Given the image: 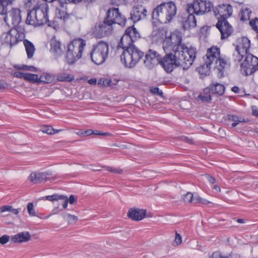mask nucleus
<instances>
[{
  "instance_id": "obj_33",
  "label": "nucleus",
  "mask_w": 258,
  "mask_h": 258,
  "mask_svg": "<svg viewBox=\"0 0 258 258\" xmlns=\"http://www.w3.org/2000/svg\"><path fill=\"white\" fill-rule=\"evenodd\" d=\"M11 29L6 33H4L1 35V41L3 44L9 45L11 42Z\"/></svg>"
},
{
  "instance_id": "obj_28",
  "label": "nucleus",
  "mask_w": 258,
  "mask_h": 258,
  "mask_svg": "<svg viewBox=\"0 0 258 258\" xmlns=\"http://www.w3.org/2000/svg\"><path fill=\"white\" fill-rule=\"evenodd\" d=\"M212 67V65H208V63L204 61V63L198 68L197 70L201 76H206L210 75Z\"/></svg>"
},
{
  "instance_id": "obj_14",
  "label": "nucleus",
  "mask_w": 258,
  "mask_h": 258,
  "mask_svg": "<svg viewBox=\"0 0 258 258\" xmlns=\"http://www.w3.org/2000/svg\"><path fill=\"white\" fill-rule=\"evenodd\" d=\"M51 175L48 172H33L28 176V179L33 184H38L50 180Z\"/></svg>"
},
{
  "instance_id": "obj_1",
  "label": "nucleus",
  "mask_w": 258,
  "mask_h": 258,
  "mask_svg": "<svg viewBox=\"0 0 258 258\" xmlns=\"http://www.w3.org/2000/svg\"><path fill=\"white\" fill-rule=\"evenodd\" d=\"M167 30L163 28L154 29L150 35V39L153 43H162L164 51L170 50L174 42L178 39V42L182 40L181 33L179 31H174L167 36Z\"/></svg>"
},
{
  "instance_id": "obj_32",
  "label": "nucleus",
  "mask_w": 258,
  "mask_h": 258,
  "mask_svg": "<svg viewBox=\"0 0 258 258\" xmlns=\"http://www.w3.org/2000/svg\"><path fill=\"white\" fill-rule=\"evenodd\" d=\"M69 17H54L53 20H49L48 23V26L53 28L54 29H57L59 28V24L56 19L59 20H63L64 21H66Z\"/></svg>"
},
{
  "instance_id": "obj_4",
  "label": "nucleus",
  "mask_w": 258,
  "mask_h": 258,
  "mask_svg": "<svg viewBox=\"0 0 258 258\" xmlns=\"http://www.w3.org/2000/svg\"><path fill=\"white\" fill-rule=\"evenodd\" d=\"M126 19L125 17H105L102 23L96 24L93 31V34L95 37L101 38L104 36L110 35L113 32L112 25L117 24L119 25H124Z\"/></svg>"
},
{
  "instance_id": "obj_6",
  "label": "nucleus",
  "mask_w": 258,
  "mask_h": 258,
  "mask_svg": "<svg viewBox=\"0 0 258 258\" xmlns=\"http://www.w3.org/2000/svg\"><path fill=\"white\" fill-rule=\"evenodd\" d=\"M86 46V41L82 38L73 40L68 46L66 56L67 62L73 64L82 57V52Z\"/></svg>"
},
{
  "instance_id": "obj_42",
  "label": "nucleus",
  "mask_w": 258,
  "mask_h": 258,
  "mask_svg": "<svg viewBox=\"0 0 258 258\" xmlns=\"http://www.w3.org/2000/svg\"><path fill=\"white\" fill-rule=\"evenodd\" d=\"M64 198V196L60 195L58 194H53L50 196H47L45 197L46 200L49 201H58L59 199H63Z\"/></svg>"
},
{
  "instance_id": "obj_44",
  "label": "nucleus",
  "mask_w": 258,
  "mask_h": 258,
  "mask_svg": "<svg viewBox=\"0 0 258 258\" xmlns=\"http://www.w3.org/2000/svg\"><path fill=\"white\" fill-rule=\"evenodd\" d=\"M40 131L48 135H52V132L54 131V128L50 125H43L40 128Z\"/></svg>"
},
{
  "instance_id": "obj_57",
  "label": "nucleus",
  "mask_w": 258,
  "mask_h": 258,
  "mask_svg": "<svg viewBox=\"0 0 258 258\" xmlns=\"http://www.w3.org/2000/svg\"><path fill=\"white\" fill-rule=\"evenodd\" d=\"M224 258H240V255L236 253L231 252L228 255L224 256Z\"/></svg>"
},
{
  "instance_id": "obj_56",
  "label": "nucleus",
  "mask_w": 258,
  "mask_h": 258,
  "mask_svg": "<svg viewBox=\"0 0 258 258\" xmlns=\"http://www.w3.org/2000/svg\"><path fill=\"white\" fill-rule=\"evenodd\" d=\"M12 209V206H2L0 208V212H5L7 211L10 212V210Z\"/></svg>"
},
{
  "instance_id": "obj_41",
  "label": "nucleus",
  "mask_w": 258,
  "mask_h": 258,
  "mask_svg": "<svg viewBox=\"0 0 258 258\" xmlns=\"http://www.w3.org/2000/svg\"><path fill=\"white\" fill-rule=\"evenodd\" d=\"M210 202L207 200L202 198L200 197L198 194H195V202L194 204L201 203L203 205H208Z\"/></svg>"
},
{
  "instance_id": "obj_47",
  "label": "nucleus",
  "mask_w": 258,
  "mask_h": 258,
  "mask_svg": "<svg viewBox=\"0 0 258 258\" xmlns=\"http://www.w3.org/2000/svg\"><path fill=\"white\" fill-rule=\"evenodd\" d=\"M240 13L241 16H249L251 14V10L249 8L244 7L241 9Z\"/></svg>"
},
{
  "instance_id": "obj_10",
  "label": "nucleus",
  "mask_w": 258,
  "mask_h": 258,
  "mask_svg": "<svg viewBox=\"0 0 258 258\" xmlns=\"http://www.w3.org/2000/svg\"><path fill=\"white\" fill-rule=\"evenodd\" d=\"M213 8V5L210 1H196L192 4H188L186 11L189 16L194 15H203L210 12Z\"/></svg>"
},
{
  "instance_id": "obj_30",
  "label": "nucleus",
  "mask_w": 258,
  "mask_h": 258,
  "mask_svg": "<svg viewBox=\"0 0 258 258\" xmlns=\"http://www.w3.org/2000/svg\"><path fill=\"white\" fill-rule=\"evenodd\" d=\"M152 23L154 26L157 27L161 24L167 23L171 20L173 17H162L164 18L163 20L159 19V17H152Z\"/></svg>"
},
{
  "instance_id": "obj_21",
  "label": "nucleus",
  "mask_w": 258,
  "mask_h": 258,
  "mask_svg": "<svg viewBox=\"0 0 258 258\" xmlns=\"http://www.w3.org/2000/svg\"><path fill=\"white\" fill-rule=\"evenodd\" d=\"M50 51L55 56H60L63 51L61 48V43L59 41L56 40L55 38H52L50 42Z\"/></svg>"
},
{
  "instance_id": "obj_61",
  "label": "nucleus",
  "mask_w": 258,
  "mask_h": 258,
  "mask_svg": "<svg viewBox=\"0 0 258 258\" xmlns=\"http://www.w3.org/2000/svg\"><path fill=\"white\" fill-rule=\"evenodd\" d=\"M252 114L258 118V108L255 106L252 107Z\"/></svg>"
},
{
  "instance_id": "obj_17",
  "label": "nucleus",
  "mask_w": 258,
  "mask_h": 258,
  "mask_svg": "<svg viewBox=\"0 0 258 258\" xmlns=\"http://www.w3.org/2000/svg\"><path fill=\"white\" fill-rule=\"evenodd\" d=\"M122 50L121 54L120 55V61L124 64V67L128 68H133L135 66V64H131L133 57L130 52L129 48L121 49Z\"/></svg>"
},
{
  "instance_id": "obj_48",
  "label": "nucleus",
  "mask_w": 258,
  "mask_h": 258,
  "mask_svg": "<svg viewBox=\"0 0 258 258\" xmlns=\"http://www.w3.org/2000/svg\"><path fill=\"white\" fill-rule=\"evenodd\" d=\"M33 204L32 203H29L27 205V210L30 216H35L36 213L33 208Z\"/></svg>"
},
{
  "instance_id": "obj_60",
  "label": "nucleus",
  "mask_w": 258,
  "mask_h": 258,
  "mask_svg": "<svg viewBox=\"0 0 258 258\" xmlns=\"http://www.w3.org/2000/svg\"><path fill=\"white\" fill-rule=\"evenodd\" d=\"M14 16H20L21 15V11L19 9H14L12 12Z\"/></svg>"
},
{
  "instance_id": "obj_23",
  "label": "nucleus",
  "mask_w": 258,
  "mask_h": 258,
  "mask_svg": "<svg viewBox=\"0 0 258 258\" xmlns=\"http://www.w3.org/2000/svg\"><path fill=\"white\" fill-rule=\"evenodd\" d=\"M129 50L132 54L133 57L131 64L135 63V65L142 59L144 56V52L140 50L135 45L129 47Z\"/></svg>"
},
{
  "instance_id": "obj_18",
  "label": "nucleus",
  "mask_w": 258,
  "mask_h": 258,
  "mask_svg": "<svg viewBox=\"0 0 258 258\" xmlns=\"http://www.w3.org/2000/svg\"><path fill=\"white\" fill-rule=\"evenodd\" d=\"M209 86L213 96H222L225 93V87L222 84L213 82Z\"/></svg>"
},
{
  "instance_id": "obj_59",
  "label": "nucleus",
  "mask_w": 258,
  "mask_h": 258,
  "mask_svg": "<svg viewBox=\"0 0 258 258\" xmlns=\"http://www.w3.org/2000/svg\"><path fill=\"white\" fill-rule=\"evenodd\" d=\"M93 132L92 130H87L83 132H81V134L83 137H87L93 135Z\"/></svg>"
},
{
  "instance_id": "obj_36",
  "label": "nucleus",
  "mask_w": 258,
  "mask_h": 258,
  "mask_svg": "<svg viewBox=\"0 0 258 258\" xmlns=\"http://www.w3.org/2000/svg\"><path fill=\"white\" fill-rule=\"evenodd\" d=\"M15 68L18 70H27L35 72L37 71V69L32 66H27L25 64L16 65Z\"/></svg>"
},
{
  "instance_id": "obj_40",
  "label": "nucleus",
  "mask_w": 258,
  "mask_h": 258,
  "mask_svg": "<svg viewBox=\"0 0 258 258\" xmlns=\"http://www.w3.org/2000/svg\"><path fill=\"white\" fill-rule=\"evenodd\" d=\"M57 80L60 82H71L74 80V77L71 75H59L57 77Z\"/></svg>"
},
{
  "instance_id": "obj_3",
  "label": "nucleus",
  "mask_w": 258,
  "mask_h": 258,
  "mask_svg": "<svg viewBox=\"0 0 258 258\" xmlns=\"http://www.w3.org/2000/svg\"><path fill=\"white\" fill-rule=\"evenodd\" d=\"M177 39L171 49H173L175 52L179 53V61L181 64L180 67L184 70H187L192 64L195 59L196 58L197 50L193 47H187L184 44L181 43Z\"/></svg>"
},
{
  "instance_id": "obj_49",
  "label": "nucleus",
  "mask_w": 258,
  "mask_h": 258,
  "mask_svg": "<svg viewBox=\"0 0 258 258\" xmlns=\"http://www.w3.org/2000/svg\"><path fill=\"white\" fill-rule=\"evenodd\" d=\"M67 221L69 224H74L77 222L78 217L75 215L70 214L67 219Z\"/></svg>"
},
{
  "instance_id": "obj_2",
  "label": "nucleus",
  "mask_w": 258,
  "mask_h": 258,
  "mask_svg": "<svg viewBox=\"0 0 258 258\" xmlns=\"http://www.w3.org/2000/svg\"><path fill=\"white\" fill-rule=\"evenodd\" d=\"M220 55V48L216 46H212L207 49L203 59L208 65H212L214 69H217L218 77L221 78L224 77L225 68L228 66V63L227 59L221 57Z\"/></svg>"
},
{
  "instance_id": "obj_27",
  "label": "nucleus",
  "mask_w": 258,
  "mask_h": 258,
  "mask_svg": "<svg viewBox=\"0 0 258 258\" xmlns=\"http://www.w3.org/2000/svg\"><path fill=\"white\" fill-rule=\"evenodd\" d=\"M24 44L25 46L28 58H31L35 50L34 45L31 41L27 39L24 40Z\"/></svg>"
},
{
  "instance_id": "obj_26",
  "label": "nucleus",
  "mask_w": 258,
  "mask_h": 258,
  "mask_svg": "<svg viewBox=\"0 0 258 258\" xmlns=\"http://www.w3.org/2000/svg\"><path fill=\"white\" fill-rule=\"evenodd\" d=\"M19 31L20 30L17 29H11L12 37H11V40L9 43L11 48L17 44L19 41H22V39H20Z\"/></svg>"
},
{
  "instance_id": "obj_62",
  "label": "nucleus",
  "mask_w": 258,
  "mask_h": 258,
  "mask_svg": "<svg viewBox=\"0 0 258 258\" xmlns=\"http://www.w3.org/2000/svg\"><path fill=\"white\" fill-rule=\"evenodd\" d=\"M76 201L77 199L74 195H71L69 199H68V202H69L70 204H74Z\"/></svg>"
},
{
  "instance_id": "obj_55",
  "label": "nucleus",
  "mask_w": 258,
  "mask_h": 258,
  "mask_svg": "<svg viewBox=\"0 0 258 258\" xmlns=\"http://www.w3.org/2000/svg\"><path fill=\"white\" fill-rule=\"evenodd\" d=\"M206 176L208 181L211 184L213 185L215 183L216 179L213 176H211L209 174H207Z\"/></svg>"
},
{
  "instance_id": "obj_54",
  "label": "nucleus",
  "mask_w": 258,
  "mask_h": 258,
  "mask_svg": "<svg viewBox=\"0 0 258 258\" xmlns=\"http://www.w3.org/2000/svg\"><path fill=\"white\" fill-rule=\"evenodd\" d=\"M224 256L222 255L220 251H215L212 254L209 256V258H224Z\"/></svg>"
},
{
  "instance_id": "obj_20",
  "label": "nucleus",
  "mask_w": 258,
  "mask_h": 258,
  "mask_svg": "<svg viewBox=\"0 0 258 258\" xmlns=\"http://www.w3.org/2000/svg\"><path fill=\"white\" fill-rule=\"evenodd\" d=\"M182 19L181 26L183 31L189 30L197 26L196 17H182Z\"/></svg>"
},
{
  "instance_id": "obj_19",
  "label": "nucleus",
  "mask_w": 258,
  "mask_h": 258,
  "mask_svg": "<svg viewBox=\"0 0 258 258\" xmlns=\"http://www.w3.org/2000/svg\"><path fill=\"white\" fill-rule=\"evenodd\" d=\"M232 12V7L228 4L219 5L214 10L215 15H219V16H231Z\"/></svg>"
},
{
  "instance_id": "obj_63",
  "label": "nucleus",
  "mask_w": 258,
  "mask_h": 258,
  "mask_svg": "<svg viewBox=\"0 0 258 258\" xmlns=\"http://www.w3.org/2000/svg\"><path fill=\"white\" fill-rule=\"evenodd\" d=\"M6 14V10L4 8L3 6L0 4V15H5Z\"/></svg>"
},
{
  "instance_id": "obj_8",
  "label": "nucleus",
  "mask_w": 258,
  "mask_h": 258,
  "mask_svg": "<svg viewBox=\"0 0 258 258\" xmlns=\"http://www.w3.org/2000/svg\"><path fill=\"white\" fill-rule=\"evenodd\" d=\"M164 51L166 54L163 57L161 56L160 64L166 73H170L174 69L180 67L179 58H177L179 57V53L175 52L173 49Z\"/></svg>"
},
{
  "instance_id": "obj_34",
  "label": "nucleus",
  "mask_w": 258,
  "mask_h": 258,
  "mask_svg": "<svg viewBox=\"0 0 258 258\" xmlns=\"http://www.w3.org/2000/svg\"><path fill=\"white\" fill-rule=\"evenodd\" d=\"M226 119L229 121H233L231 124L233 127H234L237 125L239 123V116L234 114H227Z\"/></svg>"
},
{
  "instance_id": "obj_13",
  "label": "nucleus",
  "mask_w": 258,
  "mask_h": 258,
  "mask_svg": "<svg viewBox=\"0 0 258 258\" xmlns=\"http://www.w3.org/2000/svg\"><path fill=\"white\" fill-rule=\"evenodd\" d=\"M144 61L145 67L149 69H152L155 66L160 64L161 55L154 50L149 49L145 55Z\"/></svg>"
},
{
  "instance_id": "obj_15",
  "label": "nucleus",
  "mask_w": 258,
  "mask_h": 258,
  "mask_svg": "<svg viewBox=\"0 0 258 258\" xmlns=\"http://www.w3.org/2000/svg\"><path fill=\"white\" fill-rule=\"evenodd\" d=\"M48 12V5L43 4L39 6H35L29 10L27 16H47Z\"/></svg>"
},
{
  "instance_id": "obj_52",
  "label": "nucleus",
  "mask_w": 258,
  "mask_h": 258,
  "mask_svg": "<svg viewBox=\"0 0 258 258\" xmlns=\"http://www.w3.org/2000/svg\"><path fill=\"white\" fill-rule=\"evenodd\" d=\"M182 237L180 234L178 233L177 232L175 233V237L174 239V243H176V245H178L181 243Z\"/></svg>"
},
{
  "instance_id": "obj_29",
  "label": "nucleus",
  "mask_w": 258,
  "mask_h": 258,
  "mask_svg": "<svg viewBox=\"0 0 258 258\" xmlns=\"http://www.w3.org/2000/svg\"><path fill=\"white\" fill-rule=\"evenodd\" d=\"M39 83H43L45 84L51 83L54 80V76L53 75H50L48 73H44L39 77Z\"/></svg>"
},
{
  "instance_id": "obj_11",
  "label": "nucleus",
  "mask_w": 258,
  "mask_h": 258,
  "mask_svg": "<svg viewBox=\"0 0 258 258\" xmlns=\"http://www.w3.org/2000/svg\"><path fill=\"white\" fill-rule=\"evenodd\" d=\"M176 14V7L172 2L163 4L157 7L153 11V16H174Z\"/></svg>"
},
{
  "instance_id": "obj_22",
  "label": "nucleus",
  "mask_w": 258,
  "mask_h": 258,
  "mask_svg": "<svg viewBox=\"0 0 258 258\" xmlns=\"http://www.w3.org/2000/svg\"><path fill=\"white\" fill-rule=\"evenodd\" d=\"M49 17H27L26 22L34 26H40L47 24Z\"/></svg>"
},
{
  "instance_id": "obj_53",
  "label": "nucleus",
  "mask_w": 258,
  "mask_h": 258,
  "mask_svg": "<svg viewBox=\"0 0 258 258\" xmlns=\"http://www.w3.org/2000/svg\"><path fill=\"white\" fill-rule=\"evenodd\" d=\"M10 239V236L7 235H4L0 237V243L2 244H5L7 243Z\"/></svg>"
},
{
  "instance_id": "obj_24",
  "label": "nucleus",
  "mask_w": 258,
  "mask_h": 258,
  "mask_svg": "<svg viewBox=\"0 0 258 258\" xmlns=\"http://www.w3.org/2000/svg\"><path fill=\"white\" fill-rule=\"evenodd\" d=\"M212 92L208 86L203 89L202 92H201L196 98L198 101H200L202 102H211L212 101Z\"/></svg>"
},
{
  "instance_id": "obj_39",
  "label": "nucleus",
  "mask_w": 258,
  "mask_h": 258,
  "mask_svg": "<svg viewBox=\"0 0 258 258\" xmlns=\"http://www.w3.org/2000/svg\"><path fill=\"white\" fill-rule=\"evenodd\" d=\"M249 25L251 29L258 34V17H254L249 21Z\"/></svg>"
},
{
  "instance_id": "obj_9",
  "label": "nucleus",
  "mask_w": 258,
  "mask_h": 258,
  "mask_svg": "<svg viewBox=\"0 0 258 258\" xmlns=\"http://www.w3.org/2000/svg\"><path fill=\"white\" fill-rule=\"evenodd\" d=\"M140 37V33L134 26L127 27L121 37L120 42L117 46V50L120 48H127L134 46V43Z\"/></svg>"
},
{
  "instance_id": "obj_35",
  "label": "nucleus",
  "mask_w": 258,
  "mask_h": 258,
  "mask_svg": "<svg viewBox=\"0 0 258 258\" xmlns=\"http://www.w3.org/2000/svg\"><path fill=\"white\" fill-rule=\"evenodd\" d=\"M147 11L142 7H137L134 9V16H146Z\"/></svg>"
},
{
  "instance_id": "obj_46",
  "label": "nucleus",
  "mask_w": 258,
  "mask_h": 258,
  "mask_svg": "<svg viewBox=\"0 0 258 258\" xmlns=\"http://www.w3.org/2000/svg\"><path fill=\"white\" fill-rule=\"evenodd\" d=\"M150 92L154 94L159 95L160 97L163 96V93L162 90H160L158 87H152L150 88Z\"/></svg>"
},
{
  "instance_id": "obj_7",
  "label": "nucleus",
  "mask_w": 258,
  "mask_h": 258,
  "mask_svg": "<svg viewBox=\"0 0 258 258\" xmlns=\"http://www.w3.org/2000/svg\"><path fill=\"white\" fill-rule=\"evenodd\" d=\"M108 43L102 40L93 45L90 53L92 61L97 65L103 63L108 58Z\"/></svg>"
},
{
  "instance_id": "obj_51",
  "label": "nucleus",
  "mask_w": 258,
  "mask_h": 258,
  "mask_svg": "<svg viewBox=\"0 0 258 258\" xmlns=\"http://www.w3.org/2000/svg\"><path fill=\"white\" fill-rule=\"evenodd\" d=\"M26 74L27 73H23L22 72L17 71L15 72L14 73L13 76L17 78L24 79V80H25V76L26 75Z\"/></svg>"
},
{
  "instance_id": "obj_31",
  "label": "nucleus",
  "mask_w": 258,
  "mask_h": 258,
  "mask_svg": "<svg viewBox=\"0 0 258 258\" xmlns=\"http://www.w3.org/2000/svg\"><path fill=\"white\" fill-rule=\"evenodd\" d=\"M39 80V76L37 74L27 73L25 80L31 83H37V84H39L40 83Z\"/></svg>"
},
{
  "instance_id": "obj_50",
  "label": "nucleus",
  "mask_w": 258,
  "mask_h": 258,
  "mask_svg": "<svg viewBox=\"0 0 258 258\" xmlns=\"http://www.w3.org/2000/svg\"><path fill=\"white\" fill-rule=\"evenodd\" d=\"M111 81L109 79H100L98 82L99 84H102V85L105 87L111 86Z\"/></svg>"
},
{
  "instance_id": "obj_43",
  "label": "nucleus",
  "mask_w": 258,
  "mask_h": 258,
  "mask_svg": "<svg viewBox=\"0 0 258 258\" xmlns=\"http://www.w3.org/2000/svg\"><path fill=\"white\" fill-rule=\"evenodd\" d=\"M12 22L13 27L12 29H17L20 30L19 24L21 22L22 17H12Z\"/></svg>"
},
{
  "instance_id": "obj_58",
  "label": "nucleus",
  "mask_w": 258,
  "mask_h": 258,
  "mask_svg": "<svg viewBox=\"0 0 258 258\" xmlns=\"http://www.w3.org/2000/svg\"><path fill=\"white\" fill-rule=\"evenodd\" d=\"M59 200L62 201V206L63 209H66L68 205V198L67 196H64V198L63 199H59Z\"/></svg>"
},
{
  "instance_id": "obj_38",
  "label": "nucleus",
  "mask_w": 258,
  "mask_h": 258,
  "mask_svg": "<svg viewBox=\"0 0 258 258\" xmlns=\"http://www.w3.org/2000/svg\"><path fill=\"white\" fill-rule=\"evenodd\" d=\"M107 16H120L121 14L118 8H111L107 12Z\"/></svg>"
},
{
  "instance_id": "obj_37",
  "label": "nucleus",
  "mask_w": 258,
  "mask_h": 258,
  "mask_svg": "<svg viewBox=\"0 0 258 258\" xmlns=\"http://www.w3.org/2000/svg\"><path fill=\"white\" fill-rule=\"evenodd\" d=\"M195 195L191 192H187L183 197V200L185 203H194L195 202Z\"/></svg>"
},
{
  "instance_id": "obj_16",
  "label": "nucleus",
  "mask_w": 258,
  "mask_h": 258,
  "mask_svg": "<svg viewBox=\"0 0 258 258\" xmlns=\"http://www.w3.org/2000/svg\"><path fill=\"white\" fill-rule=\"evenodd\" d=\"M146 210L138 208H131L127 213V216L129 218L136 221L143 219L146 216Z\"/></svg>"
},
{
  "instance_id": "obj_5",
  "label": "nucleus",
  "mask_w": 258,
  "mask_h": 258,
  "mask_svg": "<svg viewBox=\"0 0 258 258\" xmlns=\"http://www.w3.org/2000/svg\"><path fill=\"white\" fill-rule=\"evenodd\" d=\"M250 46V40L247 38H243L242 42L236 46L235 50L236 52V54H234V55H235V60L238 62H240L244 56L246 55L243 62L240 64V67L245 72L246 75H247L248 71L250 69V61H252L253 58V55L248 53Z\"/></svg>"
},
{
  "instance_id": "obj_45",
  "label": "nucleus",
  "mask_w": 258,
  "mask_h": 258,
  "mask_svg": "<svg viewBox=\"0 0 258 258\" xmlns=\"http://www.w3.org/2000/svg\"><path fill=\"white\" fill-rule=\"evenodd\" d=\"M106 169L107 171H109V172L114 173H117L119 174H121L123 173L122 169H120V168H114V167H111V166H106Z\"/></svg>"
},
{
  "instance_id": "obj_12",
  "label": "nucleus",
  "mask_w": 258,
  "mask_h": 258,
  "mask_svg": "<svg viewBox=\"0 0 258 258\" xmlns=\"http://www.w3.org/2000/svg\"><path fill=\"white\" fill-rule=\"evenodd\" d=\"M227 18L218 17V21L215 25L221 33L222 40L227 38L232 32V26L227 20Z\"/></svg>"
},
{
  "instance_id": "obj_25",
  "label": "nucleus",
  "mask_w": 258,
  "mask_h": 258,
  "mask_svg": "<svg viewBox=\"0 0 258 258\" xmlns=\"http://www.w3.org/2000/svg\"><path fill=\"white\" fill-rule=\"evenodd\" d=\"M31 238L29 232L19 233L11 237V240L14 243H22L28 242Z\"/></svg>"
},
{
  "instance_id": "obj_64",
  "label": "nucleus",
  "mask_w": 258,
  "mask_h": 258,
  "mask_svg": "<svg viewBox=\"0 0 258 258\" xmlns=\"http://www.w3.org/2000/svg\"><path fill=\"white\" fill-rule=\"evenodd\" d=\"M231 91L235 93H238L239 92V88L238 86H235L231 88Z\"/></svg>"
}]
</instances>
